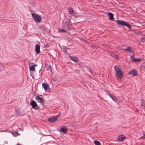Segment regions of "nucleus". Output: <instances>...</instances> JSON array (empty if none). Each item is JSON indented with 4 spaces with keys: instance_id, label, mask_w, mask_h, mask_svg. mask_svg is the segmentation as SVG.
<instances>
[{
    "instance_id": "f257e3e1",
    "label": "nucleus",
    "mask_w": 145,
    "mask_h": 145,
    "mask_svg": "<svg viewBox=\"0 0 145 145\" xmlns=\"http://www.w3.org/2000/svg\"><path fill=\"white\" fill-rule=\"evenodd\" d=\"M114 68L116 77L118 78L121 79L123 77V73L121 70L116 66H115Z\"/></svg>"
},
{
    "instance_id": "f03ea898",
    "label": "nucleus",
    "mask_w": 145,
    "mask_h": 145,
    "mask_svg": "<svg viewBox=\"0 0 145 145\" xmlns=\"http://www.w3.org/2000/svg\"><path fill=\"white\" fill-rule=\"evenodd\" d=\"M31 14L35 22H40L41 18L38 14L35 13H32Z\"/></svg>"
},
{
    "instance_id": "7ed1b4c3",
    "label": "nucleus",
    "mask_w": 145,
    "mask_h": 145,
    "mask_svg": "<svg viewBox=\"0 0 145 145\" xmlns=\"http://www.w3.org/2000/svg\"><path fill=\"white\" fill-rule=\"evenodd\" d=\"M31 105L32 108L34 109H38L39 108V107L37 106L36 103L34 101H33L31 102Z\"/></svg>"
},
{
    "instance_id": "20e7f679",
    "label": "nucleus",
    "mask_w": 145,
    "mask_h": 145,
    "mask_svg": "<svg viewBox=\"0 0 145 145\" xmlns=\"http://www.w3.org/2000/svg\"><path fill=\"white\" fill-rule=\"evenodd\" d=\"M116 22L118 25L122 26H124L126 22L125 21L119 20H116Z\"/></svg>"
},
{
    "instance_id": "39448f33",
    "label": "nucleus",
    "mask_w": 145,
    "mask_h": 145,
    "mask_svg": "<svg viewBox=\"0 0 145 145\" xmlns=\"http://www.w3.org/2000/svg\"><path fill=\"white\" fill-rule=\"evenodd\" d=\"M35 99L38 103L41 104H42L43 103V99L41 97L38 95L35 97Z\"/></svg>"
},
{
    "instance_id": "423d86ee",
    "label": "nucleus",
    "mask_w": 145,
    "mask_h": 145,
    "mask_svg": "<svg viewBox=\"0 0 145 145\" xmlns=\"http://www.w3.org/2000/svg\"><path fill=\"white\" fill-rule=\"evenodd\" d=\"M137 72L136 70H133L130 71L129 72V74H131L133 76H137Z\"/></svg>"
},
{
    "instance_id": "0eeeda50",
    "label": "nucleus",
    "mask_w": 145,
    "mask_h": 145,
    "mask_svg": "<svg viewBox=\"0 0 145 145\" xmlns=\"http://www.w3.org/2000/svg\"><path fill=\"white\" fill-rule=\"evenodd\" d=\"M59 116V115H57L56 116V117H50L48 120L49 121H50V122H54L55 121L57 120V117H58Z\"/></svg>"
},
{
    "instance_id": "6e6552de",
    "label": "nucleus",
    "mask_w": 145,
    "mask_h": 145,
    "mask_svg": "<svg viewBox=\"0 0 145 145\" xmlns=\"http://www.w3.org/2000/svg\"><path fill=\"white\" fill-rule=\"evenodd\" d=\"M69 58L70 59L75 62H78L79 60L78 58L77 57L74 56H70Z\"/></svg>"
},
{
    "instance_id": "1a4fd4ad",
    "label": "nucleus",
    "mask_w": 145,
    "mask_h": 145,
    "mask_svg": "<svg viewBox=\"0 0 145 145\" xmlns=\"http://www.w3.org/2000/svg\"><path fill=\"white\" fill-rule=\"evenodd\" d=\"M40 46L38 44H36L35 46V50L37 54L40 53Z\"/></svg>"
},
{
    "instance_id": "9d476101",
    "label": "nucleus",
    "mask_w": 145,
    "mask_h": 145,
    "mask_svg": "<svg viewBox=\"0 0 145 145\" xmlns=\"http://www.w3.org/2000/svg\"><path fill=\"white\" fill-rule=\"evenodd\" d=\"M125 139V137L123 135H119L118 139L120 141H123Z\"/></svg>"
},
{
    "instance_id": "9b49d317",
    "label": "nucleus",
    "mask_w": 145,
    "mask_h": 145,
    "mask_svg": "<svg viewBox=\"0 0 145 145\" xmlns=\"http://www.w3.org/2000/svg\"><path fill=\"white\" fill-rule=\"evenodd\" d=\"M108 14L109 15V18L110 20L111 21L113 20L114 19L113 17V14L111 12H108Z\"/></svg>"
},
{
    "instance_id": "f8f14e48",
    "label": "nucleus",
    "mask_w": 145,
    "mask_h": 145,
    "mask_svg": "<svg viewBox=\"0 0 145 145\" xmlns=\"http://www.w3.org/2000/svg\"><path fill=\"white\" fill-rule=\"evenodd\" d=\"M65 25L67 26H69L71 25L70 21L69 19L67 18L66 21L64 23Z\"/></svg>"
},
{
    "instance_id": "ddd939ff",
    "label": "nucleus",
    "mask_w": 145,
    "mask_h": 145,
    "mask_svg": "<svg viewBox=\"0 0 145 145\" xmlns=\"http://www.w3.org/2000/svg\"><path fill=\"white\" fill-rule=\"evenodd\" d=\"M123 50L126 52H129L131 53H132L133 52V51L131 50L130 47H129L125 49H123Z\"/></svg>"
},
{
    "instance_id": "4468645a",
    "label": "nucleus",
    "mask_w": 145,
    "mask_h": 145,
    "mask_svg": "<svg viewBox=\"0 0 145 145\" xmlns=\"http://www.w3.org/2000/svg\"><path fill=\"white\" fill-rule=\"evenodd\" d=\"M42 87L44 88V90L46 91L48 89L49 87V86L46 84L44 83H43L42 84Z\"/></svg>"
},
{
    "instance_id": "2eb2a0df",
    "label": "nucleus",
    "mask_w": 145,
    "mask_h": 145,
    "mask_svg": "<svg viewBox=\"0 0 145 145\" xmlns=\"http://www.w3.org/2000/svg\"><path fill=\"white\" fill-rule=\"evenodd\" d=\"M37 65L35 64L34 65L30 66L29 70L30 71H35V67L37 66Z\"/></svg>"
},
{
    "instance_id": "dca6fc26",
    "label": "nucleus",
    "mask_w": 145,
    "mask_h": 145,
    "mask_svg": "<svg viewBox=\"0 0 145 145\" xmlns=\"http://www.w3.org/2000/svg\"><path fill=\"white\" fill-rule=\"evenodd\" d=\"M60 131L64 133H65L67 132V130L65 128L63 127L61 128Z\"/></svg>"
},
{
    "instance_id": "f3484780",
    "label": "nucleus",
    "mask_w": 145,
    "mask_h": 145,
    "mask_svg": "<svg viewBox=\"0 0 145 145\" xmlns=\"http://www.w3.org/2000/svg\"><path fill=\"white\" fill-rule=\"evenodd\" d=\"M68 11L70 14H72L73 13V10L72 8H69L68 9Z\"/></svg>"
},
{
    "instance_id": "a211bd4d",
    "label": "nucleus",
    "mask_w": 145,
    "mask_h": 145,
    "mask_svg": "<svg viewBox=\"0 0 145 145\" xmlns=\"http://www.w3.org/2000/svg\"><path fill=\"white\" fill-rule=\"evenodd\" d=\"M124 26H126L129 29H131V27L130 25L129 24H128L126 22Z\"/></svg>"
},
{
    "instance_id": "6ab92c4d",
    "label": "nucleus",
    "mask_w": 145,
    "mask_h": 145,
    "mask_svg": "<svg viewBox=\"0 0 145 145\" xmlns=\"http://www.w3.org/2000/svg\"><path fill=\"white\" fill-rule=\"evenodd\" d=\"M114 102L116 103L117 102L118 99H117L115 96H113L112 97V98H111Z\"/></svg>"
},
{
    "instance_id": "aec40b11",
    "label": "nucleus",
    "mask_w": 145,
    "mask_h": 145,
    "mask_svg": "<svg viewBox=\"0 0 145 145\" xmlns=\"http://www.w3.org/2000/svg\"><path fill=\"white\" fill-rule=\"evenodd\" d=\"M94 143L95 145H101L100 142L99 141L95 140L94 142Z\"/></svg>"
},
{
    "instance_id": "412c9836",
    "label": "nucleus",
    "mask_w": 145,
    "mask_h": 145,
    "mask_svg": "<svg viewBox=\"0 0 145 145\" xmlns=\"http://www.w3.org/2000/svg\"><path fill=\"white\" fill-rule=\"evenodd\" d=\"M58 31L59 32H60V33H62V32L66 33L67 32L66 31L64 30L63 29H59Z\"/></svg>"
},
{
    "instance_id": "4be33fe9",
    "label": "nucleus",
    "mask_w": 145,
    "mask_h": 145,
    "mask_svg": "<svg viewBox=\"0 0 145 145\" xmlns=\"http://www.w3.org/2000/svg\"><path fill=\"white\" fill-rule=\"evenodd\" d=\"M137 59H136V58H133L131 60V61H132V62H136L137 61Z\"/></svg>"
},
{
    "instance_id": "5701e85b",
    "label": "nucleus",
    "mask_w": 145,
    "mask_h": 145,
    "mask_svg": "<svg viewBox=\"0 0 145 145\" xmlns=\"http://www.w3.org/2000/svg\"><path fill=\"white\" fill-rule=\"evenodd\" d=\"M141 40L142 42H145V39L144 37H142L141 38Z\"/></svg>"
},
{
    "instance_id": "b1692460",
    "label": "nucleus",
    "mask_w": 145,
    "mask_h": 145,
    "mask_svg": "<svg viewBox=\"0 0 145 145\" xmlns=\"http://www.w3.org/2000/svg\"><path fill=\"white\" fill-rule=\"evenodd\" d=\"M108 95L111 98H112V96L111 95V94L109 93H107Z\"/></svg>"
},
{
    "instance_id": "393cba45",
    "label": "nucleus",
    "mask_w": 145,
    "mask_h": 145,
    "mask_svg": "<svg viewBox=\"0 0 145 145\" xmlns=\"http://www.w3.org/2000/svg\"><path fill=\"white\" fill-rule=\"evenodd\" d=\"M137 59V61L138 62H140V61H141V59L139 58H138Z\"/></svg>"
},
{
    "instance_id": "a878e982",
    "label": "nucleus",
    "mask_w": 145,
    "mask_h": 145,
    "mask_svg": "<svg viewBox=\"0 0 145 145\" xmlns=\"http://www.w3.org/2000/svg\"><path fill=\"white\" fill-rule=\"evenodd\" d=\"M65 54H66V53H67V52L66 51L65 52Z\"/></svg>"
},
{
    "instance_id": "bb28decb",
    "label": "nucleus",
    "mask_w": 145,
    "mask_h": 145,
    "mask_svg": "<svg viewBox=\"0 0 145 145\" xmlns=\"http://www.w3.org/2000/svg\"><path fill=\"white\" fill-rule=\"evenodd\" d=\"M89 72H91V70H89Z\"/></svg>"
},
{
    "instance_id": "cd10ccee",
    "label": "nucleus",
    "mask_w": 145,
    "mask_h": 145,
    "mask_svg": "<svg viewBox=\"0 0 145 145\" xmlns=\"http://www.w3.org/2000/svg\"><path fill=\"white\" fill-rule=\"evenodd\" d=\"M17 145H20V144H17Z\"/></svg>"
},
{
    "instance_id": "c85d7f7f",
    "label": "nucleus",
    "mask_w": 145,
    "mask_h": 145,
    "mask_svg": "<svg viewBox=\"0 0 145 145\" xmlns=\"http://www.w3.org/2000/svg\"><path fill=\"white\" fill-rule=\"evenodd\" d=\"M144 37V39H145V37Z\"/></svg>"
},
{
    "instance_id": "c756f323",
    "label": "nucleus",
    "mask_w": 145,
    "mask_h": 145,
    "mask_svg": "<svg viewBox=\"0 0 145 145\" xmlns=\"http://www.w3.org/2000/svg\"><path fill=\"white\" fill-rule=\"evenodd\" d=\"M144 69H145V67H144Z\"/></svg>"
},
{
    "instance_id": "7c9ffc66",
    "label": "nucleus",
    "mask_w": 145,
    "mask_h": 145,
    "mask_svg": "<svg viewBox=\"0 0 145 145\" xmlns=\"http://www.w3.org/2000/svg\"><path fill=\"white\" fill-rule=\"evenodd\" d=\"M144 136H145V134H144Z\"/></svg>"
}]
</instances>
